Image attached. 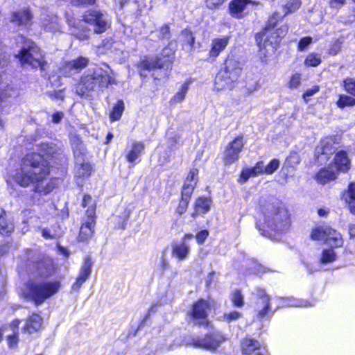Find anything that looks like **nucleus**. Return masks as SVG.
<instances>
[{"instance_id": "f257e3e1", "label": "nucleus", "mask_w": 355, "mask_h": 355, "mask_svg": "<svg viewBox=\"0 0 355 355\" xmlns=\"http://www.w3.org/2000/svg\"><path fill=\"white\" fill-rule=\"evenodd\" d=\"M42 158L39 155H26L22 159L20 168L16 169L7 178L9 187L13 189L16 184L26 188L34 185L35 191L44 194L51 192L55 187L51 180L46 181L49 175V166L41 164Z\"/></svg>"}, {"instance_id": "f03ea898", "label": "nucleus", "mask_w": 355, "mask_h": 355, "mask_svg": "<svg viewBox=\"0 0 355 355\" xmlns=\"http://www.w3.org/2000/svg\"><path fill=\"white\" fill-rule=\"evenodd\" d=\"M53 272V268L43 263L39 264L37 268V275L40 277V279L34 275L33 279L28 280L22 290L21 295L36 304H41L55 295L60 288V282L42 279L50 276Z\"/></svg>"}, {"instance_id": "7ed1b4c3", "label": "nucleus", "mask_w": 355, "mask_h": 355, "mask_svg": "<svg viewBox=\"0 0 355 355\" xmlns=\"http://www.w3.org/2000/svg\"><path fill=\"white\" fill-rule=\"evenodd\" d=\"M263 220L268 227L277 232L288 229L290 220L284 205L277 199H271L261 205Z\"/></svg>"}, {"instance_id": "20e7f679", "label": "nucleus", "mask_w": 355, "mask_h": 355, "mask_svg": "<svg viewBox=\"0 0 355 355\" xmlns=\"http://www.w3.org/2000/svg\"><path fill=\"white\" fill-rule=\"evenodd\" d=\"M115 83L114 78L107 71L102 69H96L94 71H88L77 85L76 92L83 96L96 87L104 88L109 85Z\"/></svg>"}, {"instance_id": "39448f33", "label": "nucleus", "mask_w": 355, "mask_h": 355, "mask_svg": "<svg viewBox=\"0 0 355 355\" xmlns=\"http://www.w3.org/2000/svg\"><path fill=\"white\" fill-rule=\"evenodd\" d=\"M71 142L75 157L76 175L83 178L89 176L92 167L87 157L86 148L78 137H72Z\"/></svg>"}, {"instance_id": "423d86ee", "label": "nucleus", "mask_w": 355, "mask_h": 355, "mask_svg": "<svg viewBox=\"0 0 355 355\" xmlns=\"http://www.w3.org/2000/svg\"><path fill=\"white\" fill-rule=\"evenodd\" d=\"M21 63L28 64L34 68L44 69L45 61L40 48L33 42H29L18 55Z\"/></svg>"}, {"instance_id": "0eeeda50", "label": "nucleus", "mask_w": 355, "mask_h": 355, "mask_svg": "<svg viewBox=\"0 0 355 355\" xmlns=\"http://www.w3.org/2000/svg\"><path fill=\"white\" fill-rule=\"evenodd\" d=\"M244 145L243 136L236 137L230 142L223 153V161L225 165L232 164L239 158V155L243 150Z\"/></svg>"}, {"instance_id": "6e6552de", "label": "nucleus", "mask_w": 355, "mask_h": 355, "mask_svg": "<svg viewBox=\"0 0 355 355\" xmlns=\"http://www.w3.org/2000/svg\"><path fill=\"white\" fill-rule=\"evenodd\" d=\"M83 20L96 33H101L108 27V21L106 17L98 11H88L83 16Z\"/></svg>"}, {"instance_id": "1a4fd4ad", "label": "nucleus", "mask_w": 355, "mask_h": 355, "mask_svg": "<svg viewBox=\"0 0 355 355\" xmlns=\"http://www.w3.org/2000/svg\"><path fill=\"white\" fill-rule=\"evenodd\" d=\"M209 303L207 301L200 299L195 302L191 311L192 322L196 325H204L208 322L207 309Z\"/></svg>"}, {"instance_id": "9d476101", "label": "nucleus", "mask_w": 355, "mask_h": 355, "mask_svg": "<svg viewBox=\"0 0 355 355\" xmlns=\"http://www.w3.org/2000/svg\"><path fill=\"white\" fill-rule=\"evenodd\" d=\"M88 62V58L82 56L75 60L65 62L60 69V73L64 76L70 77L85 68Z\"/></svg>"}, {"instance_id": "9b49d317", "label": "nucleus", "mask_w": 355, "mask_h": 355, "mask_svg": "<svg viewBox=\"0 0 355 355\" xmlns=\"http://www.w3.org/2000/svg\"><path fill=\"white\" fill-rule=\"evenodd\" d=\"M93 261L89 257L83 259L76 282L72 286V289L79 291L82 285L89 278L92 274Z\"/></svg>"}, {"instance_id": "f8f14e48", "label": "nucleus", "mask_w": 355, "mask_h": 355, "mask_svg": "<svg viewBox=\"0 0 355 355\" xmlns=\"http://www.w3.org/2000/svg\"><path fill=\"white\" fill-rule=\"evenodd\" d=\"M87 219L83 223L80 229L78 239L81 241H87L91 239L94 234L95 225L94 209L87 210Z\"/></svg>"}, {"instance_id": "ddd939ff", "label": "nucleus", "mask_w": 355, "mask_h": 355, "mask_svg": "<svg viewBox=\"0 0 355 355\" xmlns=\"http://www.w3.org/2000/svg\"><path fill=\"white\" fill-rule=\"evenodd\" d=\"M33 16L28 7L13 11L10 15V21L18 26H26L32 20Z\"/></svg>"}, {"instance_id": "4468645a", "label": "nucleus", "mask_w": 355, "mask_h": 355, "mask_svg": "<svg viewBox=\"0 0 355 355\" xmlns=\"http://www.w3.org/2000/svg\"><path fill=\"white\" fill-rule=\"evenodd\" d=\"M228 78L233 80L234 83L236 82L241 76L242 72V64L238 60L234 59H229L225 62V67L221 70Z\"/></svg>"}, {"instance_id": "2eb2a0df", "label": "nucleus", "mask_w": 355, "mask_h": 355, "mask_svg": "<svg viewBox=\"0 0 355 355\" xmlns=\"http://www.w3.org/2000/svg\"><path fill=\"white\" fill-rule=\"evenodd\" d=\"M225 338L220 333H214L207 335L203 340H198L196 345L199 347L209 350L216 349L219 345L224 341Z\"/></svg>"}, {"instance_id": "dca6fc26", "label": "nucleus", "mask_w": 355, "mask_h": 355, "mask_svg": "<svg viewBox=\"0 0 355 355\" xmlns=\"http://www.w3.org/2000/svg\"><path fill=\"white\" fill-rule=\"evenodd\" d=\"M171 63L172 61L168 57L164 58L163 60L161 58L145 59L141 62L140 67L142 69L146 70H151L155 68L160 69L163 67L169 68L171 66Z\"/></svg>"}, {"instance_id": "f3484780", "label": "nucleus", "mask_w": 355, "mask_h": 355, "mask_svg": "<svg viewBox=\"0 0 355 355\" xmlns=\"http://www.w3.org/2000/svg\"><path fill=\"white\" fill-rule=\"evenodd\" d=\"M198 170L197 168L190 171L182 187V195L187 197L191 196L198 181Z\"/></svg>"}, {"instance_id": "a211bd4d", "label": "nucleus", "mask_w": 355, "mask_h": 355, "mask_svg": "<svg viewBox=\"0 0 355 355\" xmlns=\"http://www.w3.org/2000/svg\"><path fill=\"white\" fill-rule=\"evenodd\" d=\"M145 146L143 142L134 141L129 149L127 150L125 158L130 163H135L139 161L140 155L144 151Z\"/></svg>"}, {"instance_id": "6ab92c4d", "label": "nucleus", "mask_w": 355, "mask_h": 355, "mask_svg": "<svg viewBox=\"0 0 355 355\" xmlns=\"http://www.w3.org/2000/svg\"><path fill=\"white\" fill-rule=\"evenodd\" d=\"M248 3L257 4L252 0H233L229 6L231 15L236 18H241Z\"/></svg>"}, {"instance_id": "aec40b11", "label": "nucleus", "mask_w": 355, "mask_h": 355, "mask_svg": "<svg viewBox=\"0 0 355 355\" xmlns=\"http://www.w3.org/2000/svg\"><path fill=\"white\" fill-rule=\"evenodd\" d=\"M189 253L190 246L184 241L175 243L172 248V257L178 259L180 261L187 259Z\"/></svg>"}, {"instance_id": "412c9836", "label": "nucleus", "mask_w": 355, "mask_h": 355, "mask_svg": "<svg viewBox=\"0 0 355 355\" xmlns=\"http://www.w3.org/2000/svg\"><path fill=\"white\" fill-rule=\"evenodd\" d=\"M229 43V37L225 36L220 38H215L212 40L209 50V55L216 58L223 51Z\"/></svg>"}, {"instance_id": "4be33fe9", "label": "nucleus", "mask_w": 355, "mask_h": 355, "mask_svg": "<svg viewBox=\"0 0 355 355\" xmlns=\"http://www.w3.org/2000/svg\"><path fill=\"white\" fill-rule=\"evenodd\" d=\"M59 151L58 148L54 144H42L40 146L39 153H30L26 155H39L42 158L41 164L44 163L49 166L48 162L45 160L44 157H53Z\"/></svg>"}, {"instance_id": "5701e85b", "label": "nucleus", "mask_w": 355, "mask_h": 355, "mask_svg": "<svg viewBox=\"0 0 355 355\" xmlns=\"http://www.w3.org/2000/svg\"><path fill=\"white\" fill-rule=\"evenodd\" d=\"M257 295L259 297L257 302L259 309L258 314L262 318L267 315L270 311V297L263 290L258 291Z\"/></svg>"}, {"instance_id": "b1692460", "label": "nucleus", "mask_w": 355, "mask_h": 355, "mask_svg": "<svg viewBox=\"0 0 355 355\" xmlns=\"http://www.w3.org/2000/svg\"><path fill=\"white\" fill-rule=\"evenodd\" d=\"M334 165L338 171L345 172L349 168L350 162L345 152L340 151L336 155Z\"/></svg>"}, {"instance_id": "393cba45", "label": "nucleus", "mask_w": 355, "mask_h": 355, "mask_svg": "<svg viewBox=\"0 0 355 355\" xmlns=\"http://www.w3.org/2000/svg\"><path fill=\"white\" fill-rule=\"evenodd\" d=\"M338 171L333 167L320 169L316 175V180L321 184H325L329 181L335 180Z\"/></svg>"}, {"instance_id": "a878e982", "label": "nucleus", "mask_w": 355, "mask_h": 355, "mask_svg": "<svg viewBox=\"0 0 355 355\" xmlns=\"http://www.w3.org/2000/svg\"><path fill=\"white\" fill-rule=\"evenodd\" d=\"M234 82L228 78L223 71H220L216 76L214 81V88L217 91H221L225 89H232Z\"/></svg>"}, {"instance_id": "bb28decb", "label": "nucleus", "mask_w": 355, "mask_h": 355, "mask_svg": "<svg viewBox=\"0 0 355 355\" xmlns=\"http://www.w3.org/2000/svg\"><path fill=\"white\" fill-rule=\"evenodd\" d=\"M42 318L37 314H33L27 320L24 330L32 334L39 331L42 328Z\"/></svg>"}, {"instance_id": "cd10ccee", "label": "nucleus", "mask_w": 355, "mask_h": 355, "mask_svg": "<svg viewBox=\"0 0 355 355\" xmlns=\"http://www.w3.org/2000/svg\"><path fill=\"white\" fill-rule=\"evenodd\" d=\"M325 241L333 248L341 247L343 245L341 234L330 227H329Z\"/></svg>"}, {"instance_id": "c85d7f7f", "label": "nucleus", "mask_w": 355, "mask_h": 355, "mask_svg": "<svg viewBox=\"0 0 355 355\" xmlns=\"http://www.w3.org/2000/svg\"><path fill=\"white\" fill-rule=\"evenodd\" d=\"M211 207V200L207 198H199L195 205V212L192 216L195 218L198 214L207 213Z\"/></svg>"}, {"instance_id": "c756f323", "label": "nucleus", "mask_w": 355, "mask_h": 355, "mask_svg": "<svg viewBox=\"0 0 355 355\" xmlns=\"http://www.w3.org/2000/svg\"><path fill=\"white\" fill-rule=\"evenodd\" d=\"M343 197L350 211L355 214V183L349 184L348 190L343 193Z\"/></svg>"}, {"instance_id": "7c9ffc66", "label": "nucleus", "mask_w": 355, "mask_h": 355, "mask_svg": "<svg viewBox=\"0 0 355 355\" xmlns=\"http://www.w3.org/2000/svg\"><path fill=\"white\" fill-rule=\"evenodd\" d=\"M334 141L332 138H325L322 139L320 144L316 148V153L318 155L331 154L334 151L333 146Z\"/></svg>"}, {"instance_id": "2f4dec72", "label": "nucleus", "mask_w": 355, "mask_h": 355, "mask_svg": "<svg viewBox=\"0 0 355 355\" xmlns=\"http://www.w3.org/2000/svg\"><path fill=\"white\" fill-rule=\"evenodd\" d=\"M41 20L42 26L44 29L51 32L58 30L59 19L57 16L47 15L42 17Z\"/></svg>"}, {"instance_id": "473e14b6", "label": "nucleus", "mask_w": 355, "mask_h": 355, "mask_svg": "<svg viewBox=\"0 0 355 355\" xmlns=\"http://www.w3.org/2000/svg\"><path fill=\"white\" fill-rule=\"evenodd\" d=\"M260 347V344L256 340L245 338L241 343L242 352L245 355H250Z\"/></svg>"}, {"instance_id": "72a5a7b5", "label": "nucleus", "mask_w": 355, "mask_h": 355, "mask_svg": "<svg viewBox=\"0 0 355 355\" xmlns=\"http://www.w3.org/2000/svg\"><path fill=\"white\" fill-rule=\"evenodd\" d=\"M284 15L282 16L278 13H275L272 16H271L267 23V25L265 28V30L263 33L259 34L257 37V41L259 42V40L260 38L263 39L265 37H268V34L270 33V30L272 28H274L276 25L277 22L282 19L284 17Z\"/></svg>"}, {"instance_id": "f704fd0d", "label": "nucleus", "mask_w": 355, "mask_h": 355, "mask_svg": "<svg viewBox=\"0 0 355 355\" xmlns=\"http://www.w3.org/2000/svg\"><path fill=\"white\" fill-rule=\"evenodd\" d=\"M329 226L319 225L313 228L311 233V239L313 241H326Z\"/></svg>"}, {"instance_id": "c9c22d12", "label": "nucleus", "mask_w": 355, "mask_h": 355, "mask_svg": "<svg viewBox=\"0 0 355 355\" xmlns=\"http://www.w3.org/2000/svg\"><path fill=\"white\" fill-rule=\"evenodd\" d=\"M20 324V320H15L12 322V323L10 324V328L13 332V334L9 335L7 337V341L8 343V345L10 348H14L17 347V343H18V337L16 331L18 330L19 325Z\"/></svg>"}, {"instance_id": "e433bc0d", "label": "nucleus", "mask_w": 355, "mask_h": 355, "mask_svg": "<svg viewBox=\"0 0 355 355\" xmlns=\"http://www.w3.org/2000/svg\"><path fill=\"white\" fill-rule=\"evenodd\" d=\"M14 230V225L6 215L0 216V233L6 234Z\"/></svg>"}, {"instance_id": "4c0bfd02", "label": "nucleus", "mask_w": 355, "mask_h": 355, "mask_svg": "<svg viewBox=\"0 0 355 355\" xmlns=\"http://www.w3.org/2000/svg\"><path fill=\"white\" fill-rule=\"evenodd\" d=\"M189 83L185 82L181 85L179 91L171 99L172 103H179L183 101L189 89Z\"/></svg>"}, {"instance_id": "58836bf2", "label": "nucleus", "mask_w": 355, "mask_h": 355, "mask_svg": "<svg viewBox=\"0 0 355 355\" xmlns=\"http://www.w3.org/2000/svg\"><path fill=\"white\" fill-rule=\"evenodd\" d=\"M124 110V103L122 101H119L112 108L110 112V117L111 121L119 120Z\"/></svg>"}, {"instance_id": "ea45409f", "label": "nucleus", "mask_w": 355, "mask_h": 355, "mask_svg": "<svg viewBox=\"0 0 355 355\" xmlns=\"http://www.w3.org/2000/svg\"><path fill=\"white\" fill-rule=\"evenodd\" d=\"M336 104L340 108L352 107L355 105V98L347 95L341 94L339 96V98Z\"/></svg>"}, {"instance_id": "a19ab883", "label": "nucleus", "mask_w": 355, "mask_h": 355, "mask_svg": "<svg viewBox=\"0 0 355 355\" xmlns=\"http://www.w3.org/2000/svg\"><path fill=\"white\" fill-rule=\"evenodd\" d=\"M301 0H288L284 6V16L296 11L301 6Z\"/></svg>"}, {"instance_id": "79ce46f5", "label": "nucleus", "mask_w": 355, "mask_h": 355, "mask_svg": "<svg viewBox=\"0 0 355 355\" xmlns=\"http://www.w3.org/2000/svg\"><path fill=\"white\" fill-rule=\"evenodd\" d=\"M321 63V57L319 54L311 53H309L305 60L304 64L306 67H317Z\"/></svg>"}, {"instance_id": "37998d69", "label": "nucleus", "mask_w": 355, "mask_h": 355, "mask_svg": "<svg viewBox=\"0 0 355 355\" xmlns=\"http://www.w3.org/2000/svg\"><path fill=\"white\" fill-rule=\"evenodd\" d=\"M336 257L333 249L324 250L321 254L320 261L323 263H331L336 259Z\"/></svg>"}, {"instance_id": "c03bdc74", "label": "nucleus", "mask_w": 355, "mask_h": 355, "mask_svg": "<svg viewBox=\"0 0 355 355\" xmlns=\"http://www.w3.org/2000/svg\"><path fill=\"white\" fill-rule=\"evenodd\" d=\"M286 305L295 307H307L312 306V304L304 300L289 298L287 299Z\"/></svg>"}, {"instance_id": "a18cd8bd", "label": "nucleus", "mask_w": 355, "mask_h": 355, "mask_svg": "<svg viewBox=\"0 0 355 355\" xmlns=\"http://www.w3.org/2000/svg\"><path fill=\"white\" fill-rule=\"evenodd\" d=\"M231 300L233 304L238 307H241L244 304L243 296L239 290H236L232 293Z\"/></svg>"}, {"instance_id": "49530a36", "label": "nucleus", "mask_w": 355, "mask_h": 355, "mask_svg": "<svg viewBox=\"0 0 355 355\" xmlns=\"http://www.w3.org/2000/svg\"><path fill=\"white\" fill-rule=\"evenodd\" d=\"M300 162V156L295 152L291 153L286 159V164L291 167H295Z\"/></svg>"}, {"instance_id": "de8ad7c7", "label": "nucleus", "mask_w": 355, "mask_h": 355, "mask_svg": "<svg viewBox=\"0 0 355 355\" xmlns=\"http://www.w3.org/2000/svg\"><path fill=\"white\" fill-rule=\"evenodd\" d=\"M279 166V161L274 159L270 162L267 166H264L265 173L272 174L273 173Z\"/></svg>"}, {"instance_id": "09e8293b", "label": "nucleus", "mask_w": 355, "mask_h": 355, "mask_svg": "<svg viewBox=\"0 0 355 355\" xmlns=\"http://www.w3.org/2000/svg\"><path fill=\"white\" fill-rule=\"evenodd\" d=\"M250 177H255L254 175V173H252V169L251 168H244L243 169V171H241V173L240 175V178H239V182L241 184H243L245 182H247V180L250 178Z\"/></svg>"}, {"instance_id": "8fccbe9b", "label": "nucleus", "mask_w": 355, "mask_h": 355, "mask_svg": "<svg viewBox=\"0 0 355 355\" xmlns=\"http://www.w3.org/2000/svg\"><path fill=\"white\" fill-rule=\"evenodd\" d=\"M344 87H345V90L355 96V80L353 79V78H347L345 81H344Z\"/></svg>"}, {"instance_id": "3c124183", "label": "nucleus", "mask_w": 355, "mask_h": 355, "mask_svg": "<svg viewBox=\"0 0 355 355\" xmlns=\"http://www.w3.org/2000/svg\"><path fill=\"white\" fill-rule=\"evenodd\" d=\"M189 198L190 197H187L182 195V200L180 202V204L176 210L180 215L182 214L186 211L189 204Z\"/></svg>"}, {"instance_id": "603ef678", "label": "nucleus", "mask_w": 355, "mask_h": 355, "mask_svg": "<svg viewBox=\"0 0 355 355\" xmlns=\"http://www.w3.org/2000/svg\"><path fill=\"white\" fill-rule=\"evenodd\" d=\"M182 37L184 39V42L187 44H189L191 46H192L194 44V37L192 35V33L189 30H184L182 32Z\"/></svg>"}, {"instance_id": "864d4df0", "label": "nucleus", "mask_w": 355, "mask_h": 355, "mask_svg": "<svg viewBox=\"0 0 355 355\" xmlns=\"http://www.w3.org/2000/svg\"><path fill=\"white\" fill-rule=\"evenodd\" d=\"M301 83V76L299 73L293 75L288 82V87L290 88H297Z\"/></svg>"}, {"instance_id": "5fc2aeb1", "label": "nucleus", "mask_w": 355, "mask_h": 355, "mask_svg": "<svg viewBox=\"0 0 355 355\" xmlns=\"http://www.w3.org/2000/svg\"><path fill=\"white\" fill-rule=\"evenodd\" d=\"M251 169L254 176L265 173V168L263 162H257Z\"/></svg>"}, {"instance_id": "6e6d98bb", "label": "nucleus", "mask_w": 355, "mask_h": 355, "mask_svg": "<svg viewBox=\"0 0 355 355\" xmlns=\"http://www.w3.org/2000/svg\"><path fill=\"white\" fill-rule=\"evenodd\" d=\"M342 46V42L339 40H336L331 46L329 49V53L330 55H336L340 50Z\"/></svg>"}, {"instance_id": "4d7b16f0", "label": "nucleus", "mask_w": 355, "mask_h": 355, "mask_svg": "<svg viewBox=\"0 0 355 355\" xmlns=\"http://www.w3.org/2000/svg\"><path fill=\"white\" fill-rule=\"evenodd\" d=\"M209 236V232L207 230H202L199 232L196 236V239L198 244L202 245L205 241L207 239V238Z\"/></svg>"}, {"instance_id": "13d9d810", "label": "nucleus", "mask_w": 355, "mask_h": 355, "mask_svg": "<svg viewBox=\"0 0 355 355\" xmlns=\"http://www.w3.org/2000/svg\"><path fill=\"white\" fill-rule=\"evenodd\" d=\"M312 42L311 37H304L300 40L298 44V49L300 51H304Z\"/></svg>"}, {"instance_id": "bf43d9fd", "label": "nucleus", "mask_w": 355, "mask_h": 355, "mask_svg": "<svg viewBox=\"0 0 355 355\" xmlns=\"http://www.w3.org/2000/svg\"><path fill=\"white\" fill-rule=\"evenodd\" d=\"M241 317V313L238 311H234L229 313L225 314L224 318L227 322H231L233 320H238Z\"/></svg>"}, {"instance_id": "052dcab7", "label": "nucleus", "mask_w": 355, "mask_h": 355, "mask_svg": "<svg viewBox=\"0 0 355 355\" xmlns=\"http://www.w3.org/2000/svg\"><path fill=\"white\" fill-rule=\"evenodd\" d=\"M50 98L54 100H63L64 95L63 90L53 91L49 94Z\"/></svg>"}, {"instance_id": "680f3d73", "label": "nucleus", "mask_w": 355, "mask_h": 355, "mask_svg": "<svg viewBox=\"0 0 355 355\" xmlns=\"http://www.w3.org/2000/svg\"><path fill=\"white\" fill-rule=\"evenodd\" d=\"M225 0H207V6L211 9H215L223 3Z\"/></svg>"}, {"instance_id": "e2e57ef3", "label": "nucleus", "mask_w": 355, "mask_h": 355, "mask_svg": "<svg viewBox=\"0 0 355 355\" xmlns=\"http://www.w3.org/2000/svg\"><path fill=\"white\" fill-rule=\"evenodd\" d=\"M288 31V26L287 25L282 26L279 28L276 31V37L282 38L284 37Z\"/></svg>"}, {"instance_id": "0e129e2a", "label": "nucleus", "mask_w": 355, "mask_h": 355, "mask_svg": "<svg viewBox=\"0 0 355 355\" xmlns=\"http://www.w3.org/2000/svg\"><path fill=\"white\" fill-rule=\"evenodd\" d=\"M319 91L318 86H313L310 89H308L303 94L304 98L306 100V98L312 96Z\"/></svg>"}, {"instance_id": "69168bd1", "label": "nucleus", "mask_w": 355, "mask_h": 355, "mask_svg": "<svg viewBox=\"0 0 355 355\" xmlns=\"http://www.w3.org/2000/svg\"><path fill=\"white\" fill-rule=\"evenodd\" d=\"M159 32H160V35H159V37L160 38L164 39V38H166V37H168V36L170 35L169 26L168 25L162 26L160 28Z\"/></svg>"}, {"instance_id": "338daca9", "label": "nucleus", "mask_w": 355, "mask_h": 355, "mask_svg": "<svg viewBox=\"0 0 355 355\" xmlns=\"http://www.w3.org/2000/svg\"><path fill=\"white\" fill-rule=\"evenodd\" d=\"M90 204H92L91 196H88V195H85L83 197V207L89 206V207L88 209H93L94 210V207H93L92 205H90Z\"/></svg>"}, {"instance_id": "774afa93", "label": "nucleus", "mask_w": 355, "mask_h": 355, "mask_svg": "<svg viewBox=\"0 0 355 355\" xmlns=\"http://www.w3.org/2000/svg\"><path fill=\"white\" fill-rule=\"evenodd\" d=\"M63 116V112H57L52 115V121L55 123H58L62 119Z\"/></svg>"}]
</instances>
